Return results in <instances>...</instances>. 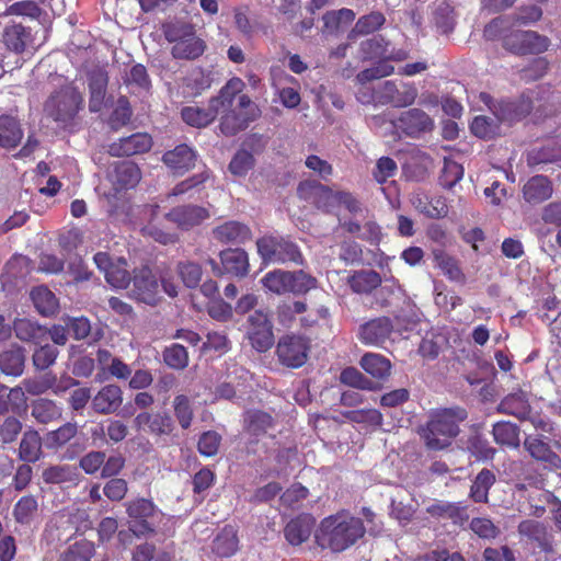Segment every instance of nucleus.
I'll return each mask as SVG.
<instances>
[{"label":"nucleus","mask_w":561,"mask_h":561,"mask_svg":"<svg viewBox=\"0 0 561 561\" xmlns=\"http://www.w3.org/2000/svg\"><path fill=\"white\" fill-rule=\"evenodd\" d=\"M517 530L520 536L537 542L538 547L542 550H549L548 531L543 523L535 519H526L519 523Z\"/></svg>","instance_id":"c9c22d12"},{"label":"nucleus","mask_w":561,"mask_h":561,"mask_svg":"<svg viewBox=\"0 0 561 561\" xmlns=\"http://www.w3.org/2000/svg\"><path fill=\"white\" fill-rule=\"evenodd\" d=\"M560 159L561 146L557 140H551L541 148H534L527 154V162L531 167L553 162Z\"/></svg>","instance_id":"37998d69"},{"label":"nucleus","mask_w":561,"mask_h":561,"mask_svg":"<svg viewBox=\"0 0 561 561\" xmlns=\"http://www.w3.org/2000/svg\"><path fill=\"white\" fill-rule=\"evenodd\" d=\"M426 513L435 518L450 519L455 525H462L469 518L466 506L447 501H435L426 507Z\"/></svg>","instance_id":"bb28decb"},{"label":"nucleus","mask_w":561,"mask_h":561,"mask_svg":"<svg viewBox=\"0 0 561 561\" xmlns=\"http://www.w3.org/2000/svg\"><path fill=\"white\" fill-rule=\"evenodd\" d=\"M362 56L364 59L379 58L387 60H403L407 57L405 51L398 49L389 50V43L381 36H374L360 44Z\"/></svg>","instance_id":"f3484780"},{"label":"nucleus","mask_w":561,"mask_h":561,"mask_svg":"<svg viewBox=\"0 0 561 561\" xmlns=\"http://www.w3.org/2000/svg\"><path fill=\"white\" fill-rule=\"evenodd\" d=\"M24 362L23 353H0V369L5 375H22Z\"/></svg>","instance_id":"864d4df0"},{"label":"nucleus","mask_w":561,"mask_h":561,"mask_svg":"<svg viewBox=\"0 0 561 561\" xmlns=\"http://www.w3.org/2000/svg\"><path fill=\"white\" fill-rule=\"evenodd\" d=\"M42 479L46 484H60L69 488L79 483L80 473L71 465H50L43 469Z\"/></svg>","instance_id":"b1692460"},{"label":"nucleus","mask_w":561,"mask_h":561,"mask_svg":"<svg viewBox=\"0 0 561 561\" xmlns=\"http://www.w3.org/2000/svg\"><path fill=\"white\" fill-rule=\"evenodd\" d=\"M78 432L76 423H66L55 431L47 433L45 442L48 449H58L70 442Z\"/></svg>","instance_id":"09e8293b"},{"label":"nucleus","mask_w":561,"mask_h":561,"mask_svg":"<svg viewBox=\"0 0 561 561\" xmlns=\"http://www.w3.org/2000/svg\"><path fill=\"white\" fill-rule=\"evenodd\" d=\"M470 529L482 539H495L500 535V528L485 517L472 518Z\"/></svg>","instance_id":"052dcab7"},{"label":"nucleus","mask_w":561,"mask_h":561,"mask_svg":"<svg viewBox=\"0 0 561 561\" xmlns=\"http://www.w3.org/2000/svg\"><path fill=\"white\" fill-rule=\"evenodd\" d=\"M243 82L233 78L209 101L208 107L185 106L181 111L182 119L190 126L203 128L213 123L219 112L232 104L234 96L241 91Z\"/></svg>","instance_id":"7ed1b4c3"},{"label":"nucleus","mask_w":561,"mask_h":561,"mask_svg":"<svg viewBox=\"0 0 561 561\" xmlns=\"http://www.w3.org/2000/svg\"><path fill=\"white\" fill-rule=\"evenodd\" d=\"M108 77L104 69L98 68L91 71L89 77L91 112H99L103 107Z\"/></svg>","instance_id":"c85d7f7f"},{"label":"nucleus","mask_w":561,"mask_h":561,"mask_svg":"<svg viewBox=\"0 0 561 561\" xmlns=\"http://www.w3.org/2000/svg\"><path fill=\"white\" fill-rule=\"evenodd\" d=\"M434 20L443 33L453 31L455 24L454 9L446 2H440L434 10Z\"/></svg>","instance_id":"13d9d810"},{"label":"nucleus","mask_w":561,"mask_h":561,"mask_svg":"<svg viewBox=\"0 0 561 561\" xmlns=\"http://www.w3.org/2000/svg\"><path fill=\"white\" fill-rule=\"evenodd\" d=\"M13 329L16 337L22 341H30L39 346L45 342L46 328L30 319L15 320Z\"/></svg>","instance_id":"4c0bfd02"},{"label":"nucleus","mask_w":561,"mask_h":561,"mask_svg":"<svg viewBox=\"0 0 561 561\" xmlns=\"http://www.w3.org/2000/svg\"><path fill=\"white\" fill-rule=\"evenodd\" d=\"M470 129L479 138H491L497 134V123L489 116H477L473 118Z\"/></svg>","instance_id":"5fc2aeb1"},{"label":"nucleus","mask_w":561,"mask_h":561,"mask_svg":"<svg viewBox=\"0 0 561 561\" xmlns=\"http://www.w3.org/2000/svg\"><path fill=\"white\" fill-rule=\"evenodd\" d=\"M504 46L519 55L540 54L547 50L549 39L534 31H517L504 38Z\"/></svg>","instance_id":"9d476101"},{"label":"nucleus","mask_w":561,"mask_h":561,"mask_svg":"<svg viewBox=\"0 0 561 561\" xmlns=\"http://www.w3.org/2000/svg\"><path fill=\"white\" fill-rule=\"evenodd\" d=\"M468 448L478 459L482 460H491L496 454V449L493 448L485 438L479 435L469 439Z\"/></svg>","instance_id":"338daca9"},{"label":"nucleus","mask_w":561,"mask_h":561,"mask_svg":"<svg viewBox=\"0 0 561 561\" xmlns=\"http://www.w3.org/2000/svg\"><path fill=\"white\" fill-rule=\"evenodd\" d=\"M261 282L267 290L277 295L305 294L317 286V279L304 271L276 270L268 272Z\"/></svg>","instance_id":"423d86ee"},{"label":"nucleus","mask_w":561,"mask_h":561,"mask_svg":"<svg viewBox=\"0 0 561 561\" xmlns=\"http://www.w3.org/2000/svg\"><path fill=\"white\" fill-rule=\"evenodd\" d=\"M130 296L147 305H156L160 299L159 284L152 271L144 266L134 271Z\"/></svg>","instance_id":"9b49d317"},{"label":"nucleus","mask_w":561,"mask_h":561,"mask_svg":"<svg viewBox=\"0 0 561 561\" xmlns=\"http://www.w3.org/2000/svg\"><path fill=\"white\" fill-rule=\"evenodd\" d=\"M108 176L114 188L119 192L135 187L141 179V173L136 163L121 161L113 165Z\"/></svg>","instance_id":"dca6fc26"},{"label":"nucleus","mask_w":561,"mask_h":561,"mask_svg":"<svg viewBox=\"0 0 561 561\" xmlns=\"http://www.w3.org/2000/svg\"><path fill=\"white\" fill-rule=\"evenodd\" d=\"M93 261L96 267L104 273L106 282L114 288H127L130 280L127 262L123 257L114 261L106 252H98Z\"/></svg>","instance_id":"1a4fd4ad"},{"label":"nucleus","mask_w":561,"mask_h":561,"mask_svg":"<svg viewBox=\"0 0 561 561\" xmlns=\"http://www.w3.org/2000/svg\"><path fill=\"white\" fill-rule=\"evenodd\" d=\"M497 410L502 413L513 415L522 421L528 419L531 412L527 394L522 390L507 394L500 402Z\"/></svg>","instance_id":"7c9ffc66"},{"label":"nucleus","mask_w":561,"mask_h":561,"mask_svg":"<svg viewBox=\"0 0 561 561\" xmlns=\"http://www.w3.org/2000/svg\"><path fill=\"white\" fill-rule=\"evenodd\" d=\"M123 403V391L116 385H107L92 398L93 410L103 415L115 413Z\"/></svg>","instance_id":"aec40b11"},{"label":"nucleus","mask_w":561,"mask_h":561,"mask_svg":"<svg viewBox=\"0 0 561 561\" xmlns=\"http://www.w3.org/2000/svg\"><path fill=\"white\" fill-rule=\"evenodd\" d=\"M233 21L237 30L247 38L252 39L257 33L261 24L252 19L247 7H238L233 10Z\"/></svg>","instance_id":"de8ad7c7"},{"label":"nucleus","mask_w":561,"mask_h":561,"mask_svg":"<svg viewBox=\"0 0 561 561\" xmlns=\"http://www.w3.org/2000/svg\"><path fill=\"white\" fill-rule=\"evenodd\" d=\"M392 333V324L388 318H378L365 323L359 337L366 345L386 347L383 344Z\"/></svg>","instance_id":"6ab92c4d"},{"label":"nucleus","mask_w":561,"mask_h":561,"mask_svg":"<svg viewBox=\"0 0 561 561\" xmlns=\"http://www.w3.org/2000/svg\"><path fill=\"white\" fill-rule=\"evenodd\" d=\"M316 520L309 514H301L290 519L284 528V536L291 546L307 541L313 530Z\"/></svg>","instance_id":"4be33fe9"},{"label":"nucleus","mask_w":561,"mask_h":561,"mask_svg":"<svg viewBox=\"0 0 561 561\" xmlns=\"http://www.w3.org/2000/svg\"><path fill=\"white\" fill-rule=\"evenodd\" d=\"M466 419L467 412L461 408L437 410L420 427L419 434L428 449L442 450L451 444V439L459 433V423Z\"/></svg>","instance_id":"f03ea898"},{"label":"nucleus","mask_w":561,"mask_h":561,"mask_svg":"<svg viewBox=\"0 0 561 561\" xmlns=\"http://www.w3.org/2000/svg\"><path fill=\"white\" fill-rule=\"evenodd\" d=\"M134 424L137 430H142L154 436L170 435L175 426L171 416L167 413H139L134 419Z\"/></svg>","instance_id":"4468645a"},{"label":"nucleus","mask_w":561,"mask_h":561,"mask_svg":"<svg viewBox=\"0 0 561 561\" xmlns=\"http://www.w3.org/2000/svg\"><path fill=\"white\" fill-rule=\"evenodd\" d=\"M435 266L438 267L445 276L454 282H463L465 275L460 270L455 257L450 256L443 250L433 251Z\"/></svg>","instance_id":"c03bdc74"},{"label":"nucleus","mask_w":561,"mask_h":561,"mask_svg":"<svg viewBox=\"0 0 561 561\" xmlns=\"http://www.w3.org/2000/svg\"><path fill=\"white\" fill-rule=\"evenodd\" d=\"M163 34L172 44L171 55L175 59L193 60L205 51V42L197 36L195 27L190 23L181 21L165 23Z\"/></svg>","instance_id":"20e7f679"},{"label":"nucleus","mask_w":561,"mask_h":561,"mask_svg":"<svg viewBox=\"0 0 561 561\" xmlns=\"http://www.w3.org/2000/svg\"><path fill=\"white\" fill-rule=\"evenodd\" d=\"M366 533L359 517L346 511L323 518L316 531V542L322 549L342 552L354 546Z\"/></svg>","instance_id":"f257e3e1"},{"label":"nucleus","mask_w":561,"mask_h":561,"mask_svg":"<svg viewBox=\"0 0 561 561\" xmlns=\"http://www.w3.org/2000/svg\"><path fill=\"white\" fill-rule=\"evenodd\" d=\"M176 271L183 284L188 288H195L202 279V266L192 261H181L176 265Z\"/></svg>","instance_id":"3c124183"},{"label":"nucleus","mask_w":561,"mask_h":561,"mask_svg":"<svg viewBox=\"0 0 561 561\" xmlns=\"http://www.w3.org/2000/svg\"><path fill=\"white\" fill-rule=\"evenodd\" d=\"M238 549L237 531L232 526H225L216 536L213 550L220 557H230Z\"/></svg>","instance_id":"79ce46f5"},{"label":"nucleus","mask_w":561,"mask_h":561,"mask_svg":"<svg viewBox=\"0 0 561 561\" xmlns=\"http://www.w3.org/2000/svg\"><path fill=\"white\" fill-rule=\"evenodd\" d=\"M224 272L234 276H245L249 272V257L242 249H227L220 253Z\"/></svg>","instance_id":"c756f323"},{"label":"nucleus","mask_w":561,"mask_h":561,"mask_svg":"<svg viewBox=\"0 0 561 561\" xmlns=\"http://www.w3.org/2000/svg\"><path fill=\"white\" fill-rule=\"evenodd\" d=\"M152 146L151 137L145 133H136L121 138L110 145L112 156H133L148 151Z\"/></svg>","instance_id":"a211bd4d"},{"label":"nucleus","mask_w":561,"mask_h":561,"mask_svg":"<svg viewBox=\"0 0 561 561\" xmlns=\"http://www.w3.org/2000/svg\"><path fill=\"white\" fill-rule=\"evenodd\" d=\"M124 506L128 517V529L136 537H144L156 533V523L163 514L152 501L138 497L127 501Z\"/></svg>","instance_id":"39448f33"},{"label":"nucleus","mask_w":561,"mask_h":561,"mask_svg":"<svg viewBox=\"0 0 561 561\" xmlns=\"http://www.w3.org/2000/svg\"><path fill=\"white\" fill-rule=\"evenodd\" d=\"M162 160L174 173L182 174L194 167L196 153L187 145H180L167 151Z\"/></svg>","instance_id":"cd10ccee"},{"label":"nucleus","mask_w":561,"mask_h":561,"mask_svg":"<svg viewBox=\"0 0 561 561\" xmlns=\"http://www.w3.org/2000/svg\"><path fill=\"white\" fill-rule=\"evenodd\" d=\"M31 299L36 310L43 316L54 314L59 306L55 294L45 286L35 287L31 291Z\"/></svg>","instance_id":"58836bf2"},{"label":"nucleus","mask_w":561,"mask_h":561,"mask_svg":"<svg viewBox=\"0 0 561 561\" xmlns=\"http://www.w3.org/2000/svg\"><path fill=\"white\" fill-rule=\"evenodd\" d=\"M273 425V419L270 414L262 411H254L248 417V431L255 436L266 433Z\"/></svg>","instance_id":"bf43d9fd"},{"label":"nucleus","mask_w":561,"mask_h":561,"mask_svg":"<svg viewBox=\"0 0 561 561\" xmlns=\"http://www.w3.org/2000/svg\"><path fill=\"white\" fill-rule=\"evenodd\" d=\"M257 252L264 262L302 264V255L297 245L284 238L263 237L256 241Z\"/></svg>","instance_id":"0eeeda50"},{"label":"nucleus","mask_w":561,"mask_h":561,"mask_svg":"<svg viewBox=\"0 0 561 561\" xmlns=\"http://www.w3.org/2000/svg\"><path fill=\"white\" fill-rule=\"evenodd\" d=\"M340 381L352 388L367 391H377L381 386L365 377L358 369L346 367L340 375Z\"/></svg>","instance_id":"a18cd8bd"},{"label":"nucleus","mask_w":561,"mask_h":561,"mask_svg":"<svg viewBox=\"0 0 561 561\" xmlns=\"http://www.w3.org/2000/svg\"><path fill=\"white\" fill-rule=\"evenodd\" d=\"M552 183L547 176L535 175L530 178L523 186L524 199L533 205L540 204L552 196Z\"/></svg>","instance_id":"393cba45"},{"label":"nucleus","mask_w":561,"mask_h":561,"mask_svg":"<svg viewBox=\"0 0 561 561\" xmlns=\"http://www.w3.org/2000/svg\"><path fill=\"white\" fill-rule=\"evenodd\" d=\"M221 436L215 431L204 432L197 443L198 451L206 457L215 456L218 453Z\"/></svg>","instance_id":"680f3d73"},{"label":"nucleus","mask_w":561,"mask_h":561,"mask_svg":"<svg viewBox=\"0 0 561 561\" xmlns=\"http://www.w3.org/2000/svg\"><path fill=\"white\" fill-rule=\"evenodd\" d=\"M359 364L375 379L387 380L391 375L390 359L379 353H365Z\"/></svg>","instance_id":"473e14b6"},{"label":"nucleus","mask_w":561,"mask_h":561,"mask_svg":"<svg viewBox=\"0 0 561 561\" xmlns=\"http://www.w3.org/2000/svg\"><path fill=\"white\" fill-rule=\"evenodd\" d=\"M94 554V545L88 540H80L69 546L58 561H90Z\"/></svg>","instance_id":"8fccbe9b"},{"label":"nucleus","mask_w":561,"mask_h":561,"mask_svg":"<svg viewBox=\"0 0 561 561\" xmlns=\"http://www.w3.org/2000/svg\"><path fill=\"white\" fill-rule=\"evenodd\" d=\"M463 176V168L461 164L450 160L445 159L444 169L442 174V185L451 188L457 182H459Z\"/></svg>","instance_id":"69168bd1"},{"label":"nucleus","mask_w":561,"mask_h":561,"mask_svg":"<svg viewBox=\"0 0 561 561\" xmlns=\"http://www.w3.org/2000/svg\"><path fill=\"white\" fill-rule=\"evenodd\" d=\"M210 217L207 208L198 205H182L171 209L165 218L182 230H190Z\"/></svg>","instance_id":"ddd939ff"},{"label":"nucleus","mask_w":561,"mask_h":561,"mask_svg":"<svg viewBox=\"0 0 561 561\" xmlns=\"http://www.w3.org/2000/svg\"><path fill=\"white\" fill-rule=\"evenodd\" d=\"M259 115L257 107L252 104L248 95L239 96L238 114L224 115L220 123V129L225 135H234L239 130L244 129L249 122Z\"/></svg>","instance_id":"f8f14e48"},{"label":"nucleus","mask_w":561,"mask_h":561,"mask_svg":"<svg viewBox=\"0 0 561 561\" xmlns=\"http://www.w3.org/2000/svg\"><path fill=\"white\" fill-rule=\"evenodd\" d=\"M347 283L354 293L369 294L381 284V277L376 271L363 270L351 275Z\"/></svg>","instance_id":"e433bc0d"},{"label":"nucleus","mask_w":561,"mask_h":561,"mask_svg":"<svg viewBox=\"0 0 561 561\" xmlns=\"http://www.w3.org/2000/svg\"><path fill=\"white\" fill-rule=\"evenodd\" d=\"M394 126L407 135L415 137L423 131L430 130L433 122L425 112L419 108H411L401 114Z\"/></svg>","instance_id":"412c9836"},{"label":"nucleus","mask_w":561,"mask_h":561,"mask_svg":"<svg viewBox=\"0 0 561 561\" xmlns=\"http://www.w3.org/2000/svg\"><path fill=\"white\" fill-rule=\"evenodd\" d=\"M393 71H394L393 66H391L390 64H388L386 61H381L378 65H376L375 67H371L369 69H365V70L360 71L356 76V80L358 83L365 84L371 80L388 77L391 73H393Z\"/></svg>","instance_id":"0e129e2a"},{"label":"nucleus","mask_w":561,"mask_h":561,"mask_svg":"<svg viewBox=\"0 0 561 561\" xmlns=\"http://www.w3.org/2000/svg\"><path fill=\"white\" fill-rule=\"evenodd\" d=\"M32 416L41 424H48L61 417V409L50 400L39 399L32 404Z\"/></svg>","instance_id":"49530a36"},{"label":"nucleus","mask_w":561,"mask_h":561,"mask_svg":"<svg viewBox=\"0 0 561 561\" xmlns=\"http://www.w3.org/2000/svg\"><path fill=\"white\" fill-rule=\"evenodd\" d=\"M397 84L392 81H386L379 91H376L373 95H366L363 92L358 93L357 99L362 103H369L370 101H378L381 103H396L397 95L399 94Z\"/></svg>","instance_id":"603ef678"},{"label":"nucleus","mask_w":561,"mask_h":561,"mask_svg":"<svg viewBox=\"0 0 561 561\" xmlns=\"http://www.w3.org/2000/svg\"><path fill=\"white\" fill-rule=\"evenodd\" d=\"M43 455L42 437L36 430H26L20 442L19 458L24 462H36Z\"/></svg>","instance_id":"2f4dec72"},{"label":"nucleus","mask_w":561,"mask_h":561,"mask_svg":"<svg viewBox=\"0 0 561 561\" xmlns=\"http://www.w3.org/2000/svg\"><path fill=\"white\" fill-rule=\"evenodd\" d=\"M254 167V158L247 150L238 151L229 163V171L234 176H245Z\"/></svg>","instance_id":"4d7b16f0"},{"label":"nucleus","mask_w":561,"mask_h":561,"mask_svg":"<svg viewBox=\"0 0 561 561\" xmlns=\"http://www.w3.org/2000/svg\"><path fill=\"white\" fill-rule=\"evenodd\" d=\"M23 138V130L19 121L9 115L0 116V147L15 148Z\"/></svg>","instance_id":"72a5a7b5"},{"label":"nucleus","mask_w":561,"mask_h":561,"mask_svg":"<svg viewBox=\"0 0 561 561\" xmlns=\"http://www.w3.org/2000/svg\"><path fill=\"white\" fill-rule=\"evenodd\" d=\"M411 203L417 211L430 218H443L448 214L446 201L442 196L415 192L411 197Z\"/></svg>","instance_id":"5701e85b"},{"label":"nucleus","mask_w":561,"mask_h":561,"mask_svg":"<svg viewBox=\"0 0 561 561\" xmlns=\"http://www.w3.org/2000/svg\"><path fill=\"white\" fill-rule=\"evenodd\" d=\"M340 193L341 191H333L332 188L321 184L318 188L316 206L325 211H332L336 207H340Z\"/></svg>","instance_id":"e2e57ef3"},{"label":"nucleus","mask_w":561,"mask_h":561,"mask_svg":"<svg viewBox=\"0 0 561 561\" xmlns=\"http://www.w3.org/2000/svg\"><path fill=\"white\" fill-rule=\"evenodd\" d=\"M496 477L490 469H482L472 481L469 497L476 503H488L489 490L495 483Z\"/></svg>","instance_id":"f704fd0d"},{"label":"nucleus","mask_w":561,"mask_h":561,"mask_svg":"<svg viewBox=\"0 0 561 561\" xmlns=\"http://www.w3.org/2000/svg\"><path fill=\"white\" fill-rule=\"evenodd\" d=\"M174 414L182 428L186 430L191 426L193 420V410L190 400L184 394H179L173 401Z\"/></svg>","instance_id":"6e6d98bb"},{"label":"nucleus","mask_w":561,"mask_h":561,"mask_svg":"<svg viewBox=\"0 0 561 561\" xmlns=\"http://www.w3.org/2000/svg\"><path fill=\"white\" fill-rule=\"evenodd\" d=\"M38 513V502L34 495L22 496L13 508V516L18 524L30 526Z\"/></svg>","instance_id":"a19ab883"},{"label":"nucleus","mask_w":561,"mask_h":561,"mask_svg":"<svg viewBox=\"0 0 561 561\" xmlns=\"http://www.w3.org/2000/svg\"><path fill=\"white\" fill-rule=\"evenodd\" d=\"M81 103L80 93L72 87H66L46 102L45 110L55 121L65 122L77 114Z\"/></svg>","instance_id":"6e6552de"},{"label":"nucleus","mask_w":561,"mask_h":561,"mask_svg":"<svg viewBox=\"0 0 561 561\" xmlns=\"http://www.w3.org/2000/svg\"><path fill=\"white\" fill-rule=\"evenodd\" d=\"M523 445L531 458L545 463L549 470L561 468V457L540 436L528 435L524 439Z\"/></svg>","instance_id":"2eb2a0df"},{"label":"nucleus","mask_w":561,"mask_h":561,"mask_svg":"<svg viewBox=\"0 0 561 561\" xmlns=\"http://www.w3.org/2000/svg\"><path fill=\"white\" fill-rule=\"evenodd\" d=\"M213 237L221 243H244L252 238V233L245 225L231 220L214 228Z\"/></svg>","instance_id":"a878e982"},{"label":"nucleus","mask_w":561,"mask_h":561,"mask_svg":"<svg viewBox=\"0 0 561 561\" xmlns=\"http://www.w3.org/2000/svg\"><path fill=\"white\" fill-rule=\"evenodd\" d=\"M492 434L499 445L517 448L520 444L519 427L514 423L497 422L493 425Z\"/></svg>","instance_id":"ea45409f"},{"label":"nucleus","mask_w":561,"mask_h":561,"mask_svg":"<svg viewBox=\"0 0 561 561\" xmlns=\"http://www.w3.org/2000/svg\"><path fill=\"white\" fill-rule=\"evenodd\" d=\"M105 460V453L100 450H91L83 455L79 460V467L87 474H94L99 471Z\"/></svg>","instance_id":"774afa93"}]
</instances>
